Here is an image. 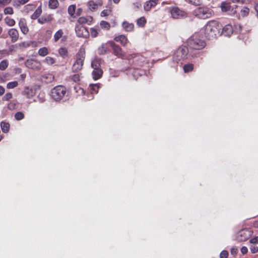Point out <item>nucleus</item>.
I'll return each mask as SVG.
<instances>
[{
	"label": "nucleus",
	"instance_id": "obj_34",
	"mask_svg": "<svg viewBox=\"0 0 258 258\" xmlns=\"http://www.w3.org/2000/svg\"><path fill=\"white\" fill-rule=\"evenodd\" d=\"M24 94L26 95L27 98H29L33 95V91L32 89L26 87L24 91Z\"/></svg>",
	"mask_w": 258,
	"mask_h": 258
},
{
	"label": "nucleus",
	"instance_id": "obj_53",
	"mask_svg": "<svg viewBox=\"0 0 258 258\" xmlns=\"http://www.w3.org/2000/svg\"><path fill=\"white\" fill-rule=\"evenodd\" d=\"M251 243H258V236L254 237L250 240Z\"/></svg>",
	"mask_w": 258,
	"mask_h": 258
},
{
	"label": "nucleus",
	"instance_id": "obj_46",
	"mask_svg": "<svg viewBox=\"0 0 258 258\" xmlns=\"http://www.w3.org/2000/svg\"><path fill=\"white\" fill-rule=\"evenodd\" d=\"M12 94L11 93H6L3 97V100L5 101H8L12 98Z\"/></svg>",
	"mask_w": 258,
	"mask_h": 258
},
{
	"label": "nucleus",
	"instance_id": "obj_8",
	"mask_svg": "<svg viewBox=\"0 0 258 258\" xmlns=\"http://www.w3.org/2000/svg\"><path fill=\"white\" fill-rule=\"evenodd\" d=\"M170 13L173 19H181L186 17V13L178 7H173L171 9Z\"/></svg>",
	"mask_w": 258,
	"mask_h": 258
},
{
	"label": "nucleus",
	"instance_id": "obj_6",
	"mask_svg": "<svg viewBox=\"0 0 258 258\" xmlns=\"http://www.w3.org/2000/svg\"><path fill=\"white\" fill-rule=\"evenodd\" d=\"M187 45L190 52L191 50H200L203 48L206 44L203 40L196 36H192L188 40Z\"/></svg>",
	"mask_w": 258,
	"mask_h": 258
},
{
	"label": "nucleus",
	"instance_id": "obj_31",
	"mask_svg": "<svg viewBox=\"0 0 258 258\" xmlns=\"http://www.w3.org/2000/svg\"><path fill=\"white\" fill-rule=\"evenodd\" d=\"M221 8L223 12H228L231 8L230 5L227 3H222L221 5Z\"/></svg>",
	"mask_w": 258,
	"mask_h": 258
},
{
	"label": "nucleus",
	"instance_id": "obj_48",
	"mask_svg": "<svg viewBox=\"0 0 258 258\" xmlns=\"http://www.w3.org/2000/svg\"><path fill=\"white\" fill-rule=\"evenodd\" d=\"M88 22L87 19L85 17H80L78 20V22L80 24H85Z\"/></svg>",
	"mask_w": 258,
	"mask_h": 258
},
{
	"label": "nucleus",
	"instance_id": "obj_15",
	"mask_svg": "<svg viewBox=\"0 0 258 258\" xmlns=\"http://www.w3.org/2000/svg\"><path fill=\"white\" fill-rule=\"evenodd\" d=\"M114 40L117 42H119L121 45L125 46L128 42V39L124 35H120L114 38Z\"/></svg>",
	"mask_w": 258,
	"mask_h": 258
},
{
	"label": "nucleus",
	"instance_id": "obj_41",
	"mask_svg": "<svg viewBox=\"0 0 258 258\" xmlns=\"http://www.w3.org/2000/svg\"><path fill=\"white\" fill-rule=\"evenodd\" d=\"M29 0H17L14 2V6L18 7L20 5H23L27 3Z\"/></svg>",
	"mask_w": 258,
	"mask_h": 258
},
{
	"label": "nucleus",
	"instance_id": "obj_7",
	"mask_svg": "<svg viewBox=\"0 0 258 258\" xmlns=\"http://www.w3.org/2000/svg\"><path fill=\"white\" fill-rule=\"evenodd\" d=\"M252 231L249 229H242L237 233L236 239L240 242L245 241L252 235Z\"/></svg>",
	"mask_w": 258,
	"mask_h": 258
},
{
	"label": "nucleus",
	"instance_id": "obj_39",
	"mask_svg": "<svg viewBox=\"0 0 258 258\" xmlns=\"http://www.w3.org/2000/svg\"><path fill=\"white\" fill-rule=\"evenodd\" d=\"M99 29H97L94 28L90 29V35L93 37H96L99 33Z\"/></svg>",
	"mask_w": 258,
	"mask_h": 258
},
{
	"label": "nucleus",
	"instance_id": "obj_14",
	"mask_svg": "<svg viewBox=\"0 0 258 258\" xmlns=\"http://www.w3.org/2000/svg\"><path fill=\"white\" fill-rule=\"evenodd\" d=\"M63 34L64 33L62 29H59L54 34L53 36L54 42H57L60 38H62V41H64L66 39V37L64 35H63Z\"/></svg>",
	"mask_w": 258,
	"mask_h": 258
},
{
	"label": "nucleus",
	"instance_id": "obj_58",
	"mask_svg": "<svg viewBox=\"0 0 258 258\" xmlns=\"http://www.w3.org/2000/svg\"><path fill=\"white\" fill-rule=\"evenodd\" d=\"M233 2L244 3L246 0H232Z\"/></svg>",
	"mask_w": 258,
	"mask_h": 258
},
{
	"label": "nucleus",
	"instance_id": "obj_50",
	"mask_svg": "<svg viewBox=\"0 0 258 258\" xmlns=\"http://www.w3.org/2000/svg\"><path fill=\"white\" fill-rule=\"evenodd\" d=\"M250 250L251 253H255L258 251V247L255 245H252L250 247Z\"/></svg>",
	"mask_w": 258,
	"mask_h": 258
},
{
	"label": "nucleus",
	"instance_id": "obj_12",
	"mask_svg": "<svg viewBox=\"0 0 258 258\" xmlns=\"http://www.w3.org/2000/svg\"><path fill=\"white\" fill-rule=\"evenodd\" d=\"M8 35L11 38L12 42H15L18 41L19 39V32L15 28H11L8 31Z\"/></svg>",
	"mask_w": 258,
	"mask_h": 258
},
{
	"label": "nucleus",
	"instance_id": "obj_60",
	"mask_svg": "<svg viewBox=\"0 0 258 258\" xmlns=\"http://www.w3.org/2000/svg\"><path fill=\"white\" fill-rule=\"evenodd\" d=\"M113 2L115 3V4H118L120 0H113Z\"/></svg>",
	"mask_w": 258,
	"mask_h": 258
},
{
	"label": "nucleus",
	"instance_id": "obj_64",
	"mask_svg": "<svg viewBox=\"0 0 258 258\" xmlns=\"http://www.w3.org/2000/svg\"><path fill=\"white\" fill-rule=\"evenodd\" d=\"M3 136L0 135V141L2 140Z\"/></svg>",
	"mask_w": 258,
	"mask_h": 258
},
{
	"label": "nucleus",
	"instance_id": "obj_40",
	"mask_svg": "<svg viewBox=\"0 0 258 258\" xmlns=\"http://www.w3.org/2000/svg\"><path fill=\"white\" fill-rule=\"evenodd\" d=\"M107 47L106 45L103 44L101 47L98 48V53L100 54H103L106 52Z\"/></svg>",
	"mask_w": 258,
	"mask_h": 258
},
{
	"label": "nucleus",
	"instance_id": "obj_17",
	"mask_svg": "<svg viewBox=\"0 0 258 258\" xmlns=\"http://www.w3.org/2000/svg\"><path fill=\"white\" fill-rule=\"evenodd\" d=\"M53 20V18L50 15H43L41 18H38L37 21L40 24H44L47 22H50L52 21Z\"/></svg>",
	"mask_w": 258,
	"mask_h": 258
},
{
	"label": "nucleus",
	"instance_id": "obj_1",
	"mask_svg": "<svg viewBox=\"0 0 258 258\" xmlns=\"http://www.w3.org/2000/svg\"><path fill=\"white\" fill-rule=\"evenodd\" d=\"M222 26L216 21L208 22L204 27V35L208 39L216 38L220 35Z\"/></svg>",
	"mask_w": 258,
	"mask_h": 258
},
{
	"label": "nucleus",
	"instance_id": "obj_35",
	"mask_svg": "<svg viewBox=\"0 0 258 258\" xmlns=\"http://www.w3.org/2000/svg\"><path fill=\"white\" fill-rule=\"evenodd\" d=\"M91 66L93 69L100 68V61L98 59H95L92 61Z\"/></svg>",
	"mask_w": 258,
	"mask_h": 258
},
{
	"label": "nucleus",
	"instance_id": "obj_59",
	"mask_svg": "<svg viewBox=\"0 0 258 258\" xmlns=\"http://www.w3.org/2000/svg\"><path fill=\"white\" fill-rule=\"evenodd\" d=\"M4 50H0V59H1L2 58L4 57Z\"/></svg>",
	"mask_w": 258,
	"mask_h": 258
},
{
	"label": "nucleus",
	"instance_id": "obj_57",
	"mask_svg": "<svg viewBox=\"0 0 258 258\" xmlns=\"http://www.w3.org/2000/svg\"><path fill=\"white\" fill-rule=\"evenodd\" d=\"M5 88L3 86H0V96H2V95H3L5 93Z\"/></svg>",
	"mask_w": 258,
	"mask_h": 258
},
{
	"label": "nucleus",
	"instance_id": "obj_33",
	"mask_svg": "<svg viewBox=\"0 0 258 258\" xmlns=\"http://www.w3.org/2000/svg\"><path fill=\"white\" fill-rule=\"evenodd\" d=\"M58 53L61 56L64 57L68 55V50L65 47H61L58 49Z\"/></svg>",
	"mask_w": 258,
	"mask_h": 258
},
{
	"label": "nucleus",
	"instance_id": "obj_20",
	"mask_svg": "<svg viewBox=\"0 0 258 258\" xmlns=\"http://www.w3.org/2000/svg\"><path fill=\"white\" fill-rule=\"evenodd\" d=\"M87 5L90 10L94 11L97 9L98 5L101 6L102 2L100 1L98 2V4H96L93 1H89Z\"/></svg>",
	"mask_w": 258,
	"mask_h": 258
},
{
	"label": "nucleus",
	"instance_id": "obj_56",
	"mask_svg": "<svg viewBox=\"0 0 258 258\" xmlns=\"http://www.w3.org/2000/svg\"><path fill=\"white\" fill-rule=\"evenodd\" d=\"M254 8L255 11H256V12L257 13V15L258 16V2H255Z\"/></svg>",
	"mask_w": 258,
	"mask_h": 258
},
{
	"label": "nucleus",
	"instance_id": "obj_13",
	"mask_svg": "<svg viewBox=\"0 0 258 258\" xmlns=\"http://www.w3.org/2000/svg\"><path fill=\"white\" fill-rule=\"evenodd\" d=\"M19 26L21 32L24 34H27L29 31V29L27 26L26 21L25 19L22 18L19 22Z\"/></svg>",
	"mask_w": 258,
	"mask_h": 258
},
{
	"label": "nucleus",
	"instance_id": "obj_24",
	"mask_svg": "<svg viewBox=\"0 0 258 258\" xmlns=\"http://www.w3.org/2000/svg\"><path fill=\"white\" fill-rule=\"evenodd\" d=\"M49 53V51L46 47L40 48L38 51V54L42 57L46 56Z\"/></svg>",
	"mask_w": 258,
	"mask_h": 258
},
{
	"label": "nucleus",
	"instance_id": "obj_2",
	"mask_svg": "<svg viewBox=\"0 0 258 258\" xmlns=\"http://www.w3.org/2000/svg\"><path fill=\"white\" fill-rule=\"evenodd\" d=\"M86 52L84 47H81L76 54V60L72 67L73 72H78L82 70L85 58Z\"/></svg>",
	"mask_w": 258,
	"mask_h": 258
},
{
	"label": "nucleus",
	"instance_id": "obj_43",
	"mask_svg": "<svg viewBox=\"0 0 258 258\" xmlns=\"http://www.w3.org/2000/svg\"><path fill=\"white\" fill-rule=\"evenodd\" d=\"M4 12L5 15H12L14 13L13 9L10 7H7L4 9Z\"/></svg>",
	"mask_w": 258,
	"mask_h": 258
},
{
	"label": "nucleus",
	"instance_id": "obj_27",
	"mask_svg": "<svg viewBox=\"0 0 258 258\" xmlns=\"http://www.w3.org/2000/svg\"><path fill=\"white\" fill-rule=\"evenodd\" d=\"M99 86L98 84H92L89 86L91 94H97L98 92Z\"/></svg>",
	"mask_w": 258,
	"mask_h": 258
},
{
	"label": "nucleus",
	"instance_id": "obj_62",
	"mask_svg": "<svg viewBox=\"0 0 258 258\" xmlns=\"http://www.w3.org/2000/svg\"><path fill=\"white\" fill-rule=\"evenodd\" d=\"M3 31V29L2 27H0V34H1V33Z\"/></svg>",
	"mask_w": 258,
	"mask_h": 258
},
{
	"label": "nucleus",
	"instance_id": "obj_44",
	"mask_svg": "<svg viewBox=\"0 0 258 258\" xmlns=\"http://www.w3.org/2000/svg\"><path fill=\"white\" fill-rule=\"evenodd\" d=\"M71 78L72 81L74 82L78 83L80 81V76L79 74H74L73 76H71Z\"/></svg>",
	"mask_w": 258,
	"mask_h": 258
},
{
	"label": "nucleus",
	"instance_id": "obj_11",
	"mask_svg": "<svg viewBox=\"0 0 258 258\" xmlns=\"http://www.w3.org/2000/svg\"><path fill=\"white\" fill-rule=\"evenodd\" d=\"M77 35L79 37H85L88 35L86 28L82 25H78L75 28Z\"/></svg>",
	"mask_w": 258,
	"mask_h": 258
},
{
	"label": "nucleus",
	"instance_id": "obj_18",
	"mask_svg": "<svg viewBox=\"0 0 258 258\" xmlns=\"http://www.w3.org/2000/svg\"><path fill=\"white\" fill-rule=\"evenodd\" d=\"M233 28L231 25H226L223 28L222 33L223 34L227 36H230L233 33Z\"/></svg>",
	"mask_w": 258,
	"mask_h": 258
},
{
	"label": "nucleus",
	"instance_id": "obj_36",
	"mask_svg": "<svg viewBox=\"0 0 258 258\" xmlns=\"http://www.w3.org/2000/svg\"><path fill=\"white\" fill-rule=\"evenodd\" d=\"M24 118V114L21 111L17 112L15 114V118L17 120H21Z\"/></svg>",
	"mask_w": 258,
	"mask_h": 258
},
{
	"label": "nucleus",
	"instance_id": "obj_26",
	"mask_svg": "<svg viewBox=\"0 0 258 258\" xmlns=\"http://www.w3.org/2000/svg\"><path fill=\"white\" fill-rule=\"evenodd\" d=\"M147 21L145 17H142L137 20V24L139 27H143L146 24Z\"/></svg>",
	"mask_w": 258,
	"mask_h": 258
},
{
	"label": "nucleus",
	"instance_id": "obj_10",
	"mask_svg": "<svg viewBox=\"0 0 258 258\" xmlns=\"http://www.w3.org/2000/svg\"><path fill=\"white\" fill-rule=\"evenodd\" d=\"M111 46L113 50V53L115 56L121 58H123L125 57V54L119 46L115 44L114 42H111Z\"/></svg>",
	"mask_w": 258,
	"mask_h": 258
},
{
	"label": "nucleus",
	"instance_id": "obj_23",
	"mask_svg": "<svg viewBox=\"0 0 258 258\" xmlns=\"http://www.w3.org/2000/svg\"><path fill=\"white\" fill-rule=\"evenodd\" d=\"M1 127L3 132L7 133L10 130V124L5 121H2L0 124Z\"/></svg>",
	"mask_w": 258,
	"mask_h": 258
},
{
	"label": "nucleus",
	"instance_id": "obj_21",
	"mask_svg": "<svg viewBox=\"0 0 258 258\" xmlns=\"http://www.w3.org/2000/svg\"><path fill=\"white\" fill-rule=\"evenodd\" d=\"M103 71L100 68L94 69L92 72L93 78L95 80H98L101 77Z\"/></svg>",
	"mask_w": 258,
	"mask_h": 258
},
{
	"label": "nucleus",
	"instance_id": "obj_3",
	"mask_svg": "<svg viewBox=\"0 0 258 258\" xmlns=\"http://www.w3.org/2000/svg\"><path fill=\"white\" fill-rule=\"evenodd\" d=\"M67 89L62 85L55 86L51 89L50 96L54 101H59L67 96Z\"/></svg>",
	"mask_w": 258,
	"mask_h": 258
},
{
	"label": "nucleus",
	"instance_id": "obj_5",
	"mask_svg": "<svg viewBox=\"0 0 258 258\" xmlns=\"http://www.w3.org/2000/svg\"><path fill=\"white\" fill-rule=\"evenodd\" d=\"M192 14L199 19H206L211 17L213 12L207 7H199L193 11Z\"/></svg>",
	"mask_w": 258,
	"mask_h": 258
},
{
	"label": "nucleus",
	"instance_id": "obj_38",
	"mask_svg": "<svg viewBox=\"0 0 258 258\" xmlns=\"http://www.w3.org/2000/svg\"><path fill=\"white\" fill-rule=\"evenodd\" d=\"M76 6L75 5H71L68 8V13L71 16H73L75 12Z\"/></svg>",
	"mask_w": 258,
	"mask_h": 258
},
{
	"label": "nucleus",
	"instance_id": "obj_51",
	"mask_svg": "<svg viewBox=\"0 0 258 258\" xmlns=\"http://www.w3.org/2000/svg\"><path fill=\"white\" fill-rule=\"evenodd\" d=\"M110 11L108 10H104L101 13L102 17H106L109 15Z\"/></svg>",
	"mask_w": 258,
	"mask_h": 258
},
{
	"label": "nucleus",
	"instance_id": "obj_28",
	"mask_svg": "<svg viewBox=\"0 0 258 258\" xmlns=\"http://www.w3.org/2000/svg\"><path fill=\"white\" fill-rule=\"evenodd\" d=\"M9 66V61L7 59H4L0 62V70H5Z\"/></svg>",
	"mask_w": 258,
	"mask_h": 258
},
{
	"label": "nucleus",
	"instance_id": "obj_19",
	"mask_svg": "<svg viewBox=\"0 0 258 258\" xmlns=\"http://www.w3.org/2000/svg\"><path fill=\"white\" fill-rule=\"evenodd\" d=\"M122 26L126 32H132L134 29V25L133 23H128L127 21H124L122 24Z\"/></svg>",
	"mask_w": 258,
	"mask_h": 258
},
{
	"label": "nucleus",
	"instance_id": "obj_49",
	"mask_svg": "<svg viewBox=\"0 0 258 258\" xmlns=\"http://www.w3.org/2000/svg\"><path fill=\"white\" fill-rule=\"evenodd\" d=\"M228 256V252L226 250L222 251L220 254V258H227Z\"/></svg>",
	"mask_w": 258,
	"mask_h": 258
},
{
	"label": "nucleus",
	"instance_id": "obj_63",
	"mask_svg": "<svg viewBox=\"0 0 258 258\" xmlns=\"http://www.w3.org/2000/svg\"><path fill=\"white\" fill-rule=\"evenodd\" d=\"M3 15L2 14H0V21L2 19Z\"/></svg>",
	"mask_w": 258,
	"mask_h": 258
},
{
	"label": "nucleus",
	"instance_id": "obj_54",
	"mask_svg": "<svg viewBox=\"0 0 258 258\" xmlns=\"http://www.w3.org/2000/svg\"><path fill=\"white\" fill-rule=\"evenodd\" d=\"M240 251L242 254H246L248 251V249L246 247L242 246L241 248Z\"/></svg>",
	"mask_w": 258,
	"mask_h": 258
},
{
	"label": "nucleus",
	"instance_id": "obj_9",
	"mask_svg": "<svg viewBox=\"0 0 258 258\" xmlns=\"http://www.w3.org/2000/svg\"><path fill=\"white\" fill-rule=\"evenodd\" d=\"M25 66L29 69L39 70L41 69V63L37 59H29L26 61Z\"/></svg>",
	"mask_w": 258,
	"mask_h": 258
},
{
	"label": "nucleus",
	"instance_id": "obj_4",
	"mask_svg": "<svg viewBox=\"0 0 258 258\" xmlns=\"http://www.w3.org/2000/svg\"><path fill=\"white\" fill-rule=\"evenodd\" d=\"M188 53H190L189 49L185 46H181L176 50L173 56V61L178 63L187 58Z\"/></svg>",
	"mask_w": 258,
	"mask_h": 258
},
{
	"label": "nucleus",
	"instance_id": "obj_32",
	"mask_svg": "<svg viewBox=\"0 0 258 258\" xmlns=\"http://www.w3.org/2000/svg\"><path fill=\"white\" fill-rule=\"evenodd\" d=\"M44 62L48 65H52L55 62V60L54 58L50 56H47L45 57Z\"/></svg>",
	"mask_w": 258,
	"mask_h": 258
},
{
	"label": "nucleus",
	"instance_id": "obj_22",
	"mask_svg": "<svg viewBox=\"0 0 258 258\" xmlns=\"http://www.w3.org/2000/svg\"><path fill=\"white\" fill-rule=\"evenodd\" d=\"M42 13V9H41V6H39L36 9V10L35 11V12L33 13V14L31 15V18L32 19H33V20H35V19H36L37 18H38V17L40 16V15Z\"/></svg>",
	"mask_w": 258,
	"mask_h": 258
},
{
	"label": "nucleus",
	"instance_id": "obj_61",
	"mask_svg": "<svg viewBox=\"0 0 258 258\" xmlns=\"http://www.w3.org/2000/svg\"><path fill=\"white\" fill-rule=\"evenodd\" d=\"M79 90L81 91V93H82V94H84V90H83V89H82V88H79Z\"/></svg>",
	"mask_w": 258,
	"mask_h": 258
},
{
	"label": "nucleus",
	"instance_id": "obj_47",
	"mask_svg": "<svg viewBox=\"0 0 258 258\" xmlns=\"http://www.w3.org/2000/svg\"><path fill=\"white\" fill-rule=\"evenodd\" d=\"M201 0H186L188 3L194 5H199Z\"/></svg>",
	"mask_w": 258,
	"mask_h": 258
},
{
	"label": "nucleus",
	"instance_id": "obj_30",
	"mask_svg": "<svg viewBox=\"0 0 258 258\" xmlns=\"http://www.w3.org/2000/svg\"><path fill=\"white\" fill-rule=\"evenodd\" d=\"M194 64L192 63H188L185 64L183 67V70L184 73H188L191 72L194 69Z\"/></svg>",
	"mask_w": 258,
	"mask_h": 258
},
{
	"label": "nucleus",
	"instance_id": "obj_55",
	"mask_svg": "<svg viewBox=\"0 0 258 258\" xmlns=\"http://www.w3.org/2000/svg\"><path fill=\"white\" fill-rule=\"evenodd\" d=\"M237 249L236 248H232L231 249V254L234 255L237 253Z\"/></svg>",
	"mask_w": 258,
	"mask_h": 258
},
{
	"label": "nucleus",
	"instance_id": "obj_29",
	"mask_svg": "<svg viewBox=\"0 0 258 258\" xmlns=\"http://www.w3.org/2000/svg\"><path fill=\"white\" fill-rule=\"evenodd\" d=\"M5 22L7 25L10 27L14 26L16 24L15 21L13 19L8 17L5 19Z\"/></svg>",
	"mask_w": 258,
	"mask_h": 258
},
{
	"label": "nucleus",
	"instance_id": "obj_25",
	"mask_svg": "<svg viewBox=\"0 0 258 258\" xmlns=\"http://www.w3.org/2000/svg\"><path fill=\"white\" fill-rule=\"evenodd\" d=\"M58 2L57 0H49L48 2L49 8L51 9H55L58 6Z\"/></svg>",
	"mask_w": 258,
	"mask_h": 258
},
{
	"label": "nucleus",
	"instance_id": "obj_16",
	"mask_svg": "<svg viewBox=\"0 0 258 258\" xmlns=\"http://www.w3.org/2000/svg\"><path fill=\"white\" fill-rule=\"evenodd\" d=\"M158 0H150L145 4L144 8L145 11H149L152 7H155L157 4Z\"/></svg>",
	"mask_w": 258,
	"mask_h": 258
},
{
	"label": "nucleus",
	"instance_id": "obj_42",
	"mask_svg": "<svg viewBox=\"0 0 258 258\" xmlns=\"http://www.w3.org/2000/svg\"><path fill=\"white\" fill-rule=\"evenodd\" d=\"M18 85V83L17 81H13L9 82L7 85V87L8 89H13Z\"/></svg>",
	"mask_w": 258,
	"mask_h": 258
},
{
	"label": "nucleus",
	"instance_id": "obj_45",
	"mask_svg": "<svg viewBox=\"0 0 258 258\" xmlns=\"http://www.w3.org/2000/svg\"><path fill=\"white\" fill-rule=\"evenodd\" d=\"M12 0H0V7H4L10 4Z\"/></svg>",
	"mask_w": 258,
	"mask_h": 258
},
{
	"label": "nucleus",
	"instance_id": "obj_52",
	"mask_svg": "<svg viewBox=\"0 0 258 258\" xmlns=\"http://www.w3.org/2000/svg\"><path fill=\"white\" fill-rule=\"evenodd\" d=\"M241 12L243 13V16H246L249 13V9L247 8H244L243 10H241Z\"/></svg>",
	"mask_w": 258,
	"mask_h": 258
},
{
	"label": "nucleus",
	"instance_id": "obj_37",
	"mask_svg": "<svg viewBox=\"0 0 258 258\" xmlns=\"http://www.w3.org/2000/svg\"><path fill=\"white\" fill-rule=\"evenodd\" d=\"M100 24L101 27L103 29L109 30L110 28V24L106 21H101Z\"/></svg>",
	"mask_w": 258,
	"mask_h": 258
}]
</instances>
